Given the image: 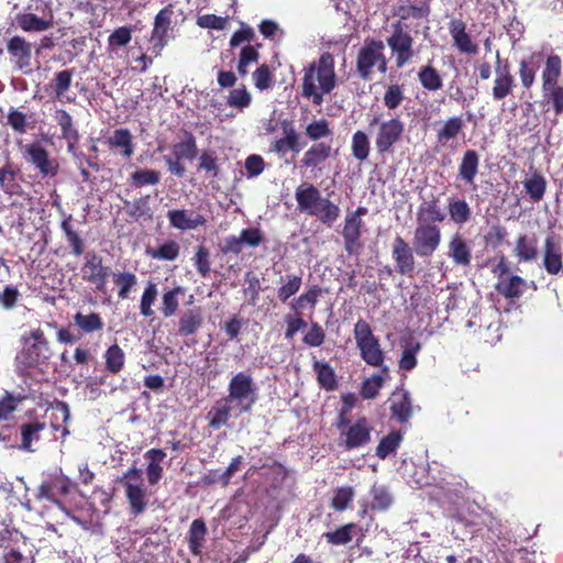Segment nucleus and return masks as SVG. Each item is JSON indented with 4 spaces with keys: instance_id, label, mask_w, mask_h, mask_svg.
Here are the masks:
<instances>
[{
    "instance_id": "nucleus-45",
    "label": "nucleus",
    "mask_w": 563,
    "mask_h": 563,
    "mask_svg": "<svg viewBox=\"0 0 563 563\" xmlns=\"http://www.w3.org/2000/svg\"><path fill=\"white\" fill-rule=\"evenodd\" d=\"M302 276L297 274H287L279 278V287L276 289V297L282 303L295 296L302 287Z\"/></svg>"
},
{
    "instance_id": "nucleus-1",
    "label": "nucleus",
    "mask_w": 563,
    "mask_h": 563,
    "mask_svg": "<svg viewBox=\"0 0 563 563\" xmlns=\"http://www.w3.org/2000/svg\"><path fill=\"white\" fill-rule=\"evenodd\" d=\"M335 87V62L330 52H323L318 59L303 67L300 93L313 106H321L324 96L330 95Z\"/></svg>"
},
{
    "instance_id": "nucleus-30",
    "label": "nucleus",
    "mask_w": 563,
    "mask_h": 563,
    "mask_svg": "<svg viewBox=\"0 0 563 563\" xmlns=\"http://www.w3.org/2000/svg\"><path fill=\"white\" fill-rule=\"evenodd\" d=\"M47 410H52L49 418V426L54 431H62V438L69 434V430L66 426L70 418V409L67 402L55 399L48 405Z\"/></svg>"
},
{
    "instance_id": "nucleus-6",
    "label": "nucleus",
    "mask_w": 563,
    "mask_h": 563,
    "mask_svg": "<svg viewBox=\"0 0 563 563\" xmlns=\"http://www.w3.org/2000/svg\"><path fill=\"white\" fill-rule=\"evenodd\" d=\"M356 346L360 350L362 360L371 366H382L385 354L380 349L378 339L374 335L373 330L364 319L357 320L353 330Z\"/></svg>"
},
{
    "instance_id": "nucleus-12",
    "label": "nucleus",
    "mask_w": 563,
    "mask_h": 563,
    "mask_svg": "<svg viewBox=\"0 0 563 563\" xmlns=\"http://www.w3.org/2000/svg\"><path fill=\"white\" fill-rule=\"evenodd\" d=\"M26 161L34 166L42 178L55 177L59 172V164L49 157L48 151L38 142L26 144L23 148Z\"/></svg>"
},
{
    "instance_id": "nucleus-7",
    "label": "nucleus",
    "mask_w": 563,
    "mask_h": 563,
    "mask_svg": "<svg viewBox=\"0 0 563 563\" xmlns=\"http://www.w3.org/2000/svg\"><path fill=\"white\" fill-rule=\"evenodd\" d=\"M378 124L375 134V148L377 154H394L395 146L398 144L405 133V123L400 118L395 117L379 122L378 117H374L369 125Z\"/></svg>"
},
{
    "instance_id": "nucleus-11",
    "label": "nucleus",
    "mask_w": 563,
    "mask_h": 563,
    "mask_svg": "<svg viewBox=\"0 0 563 563\" xmlns=\"http://www.w3.org/2000/svg\"><path fill=\"white\" fill-rule=\"evenodd\" d=\"M441 240L442 233L438 224L417 223L412 245L418 256L430 257L439 249Z\"/></svg>"
},
{
    "instance_id": "nucleus-62",
    "label": "nucleus",
    "mask_w": 563,
    "mask_h": 563,
    "mask_svg": "<svg viewBox=\"0 0 563 563\" xmlns=\"http://www.w3.org/2000/svg\"><path fill=\"white\" fill-rule=\"evenodd\" d=\"M179 251V244L176 241L170 240L156 249H148L146 253L154 260L174 261L178 257Z\"/></svg>"
},
{
    "instance_id": "nucleus-35",
    "label": "nucleus",
    "mask_w": 563,
    "mask_h": 563,
    "mask_svg": "<svg viewBox=\"0 0 563 563\" xmlns=\"http://www.w3.org/2000/svg\"><path fill=\"white\" fill-rule=\"evenodd\" d=\"M465 123L461 115L448 118L437 129V142L442 146L446 145L450 141L456 140L463 133Z\"/></svg>"
},
{
    "instance_id": "nucleus-61",
    "label": "nucleus",
    "mask_w": 563,
    "mask_h": 563,
    "mask_svg": "<svg viewBox=\"0 0 563 563\" xmlns=\"http://www.w3.org/2000/svg\"><path fill=\"white\" fill-rule=\"evenodd\" d=\"M124 205L126 206V213L135 221L141 219L152 220V211L148 203V197H141L135 199L133 202L125 200Z\"/></svg>"
},
{
    "instance_id": "nucleus-47",
    "label": "nucleus",
    "mask_w": 563,
    "mask_h": 563,
    "mask_svg": "<svg viewBox=\"0 0 563 563\" xmlns=\"http://www.w3.org/2000/svg\"><path fill=\"white\" fill-rule=\"evenodd\" d=\"M104 368L112 375H118L122 372L125 365V353L122 347L114 343L111 344L103 353Z\"/></svg>"
},
{
    "instance_id": "nucleus-27",
    "label": "nucleus",
    "mask_w": 563,
    "mask_h": 563,
    "mask_svg": "<svg viewBox=\"0 0 563 563\" xmlns=\"http://www.w3.org/2000/svg\"><path fill=\"white\" fill-rule=\"evenodd\" d=\"M448 256L457 266H470L472 262V250L462 234L455 233L451 236L448 243Z\"/></svg>"
},
{
    "instance_id": "nucleus-44",
    "label": "nucleus",
    "mask_w": 563,
    "mask_h": 563,
    "mask_svg": "<svg viewBox=\"0 0 563 563\" xmlns=\"http://www.w3.org/2000/svg\"><path fill=\"white\" fill-rule=\"evenodd\" d=\"M390 411L393 417L400 423H406L412 416V406L408 391L393 394Z\"/></svg>"
},
{
    "instance_id": "nucleus-38",
    "label": "nucleus",
    "mask_w": 563,
    "mask_h": 563,
    "mask_svg": "<svg viewBox=\"0 0 563 563\" xmlns=\"http://www.w3.org/2000/svg\"><path fill=\"white\" fill-rule=\"evenodd\" d=\"M446 214L439 205V199L433 197L429 201H423L418 207L417 223H441L445 220Z\"/></svg>"
},
{
    "instance_id": "nucleus-14",
    "label": "nucleus",
    "mask_w": 563,
    "mask_h": 563,
    "mask_svg": "<svg viewBox=\"0 0 563 563\" xmlns=\"http://www.w3.org/2000/svg\"><path fill=\"white\" fill-rule=\"evenodd\" d=\"M413 245L411 246L402 236L397 235L391 244V258L395 271L401 276L412 277L416 269Z\"/></svg>"
},
{
    "instance_id": "nucleus-2",
    "label": "nucleus",
    "mask_w": 563,
    "mask_h": 563,
    "mask_svg": "<svg viewBox=\"0 0 563 563\" xmlns=\"http://www.w3.org/2000/svg\"><path fill=\"white\" fill-rule=\"evenodd\" d=\"M563 63L558 54H550L541 71V106L545 111H553L556 117L563 114Z\"/></svg>"
},
{
    "instance_id": "nucleus-36",
    "label": "nucleus",
    "mask_w": 563,
    "mask_h": 563,
    "mask_svg": "<svg viewBox=\"0 0 563 563\" xmlns=\"http://www.w3.org/2000/svg\"><path fill=\"white\" fill-rule=\"evenodd\" d=\"M232 402L222 397L217 400L207 413L208 426L212 430H219L227 426L231 418Z\"/></svg>"
},
{
    "instance_id": "nucleus-29",
    "label": "nucleus",
    "mask_w": 563,
    "mask_h": 563,
    "mask_svg": "<svg viewBox=\"0 0 563 563\" xmlns=\"http://www.w3.org/2000/svg\"><path fill=\"white\" fill-rule=\"evenodd\" d=\"M479 169V154L475 150H466L459 165V177L468 186L476 188L475 178Z\"/></svg>"
},
{
    "instance_id": "nucleus-41",
    "label": "nucleus",
    "mask_w": 563,
    "mask_h": 563,
    "mask_svg": "<svg viewBox=\"0 0 563 563\" xmlns=\"http://www.w3.org/2000/svg\"><path fill=\"white\" fill-rule=\"evenodd\" d=\"M73 321L80 335L99 332L104 327L103 319L98 312L84 313L78 311L73 316Z\"/></svg>"
},
{
    "instance_id": "nucleus-17",
    "label": "nucleus",
    "mask_w": 563,
    "mask_h": 563,
    "mask_svg": "<svg viewBox=\"0 0 563 563\" xmlns=\"http://www.w3.org/2000/svg\"><path fill=\"white\" fill-rule=\"evenodd\" d=\"M373 427L365 417L358 418L339 439V445L346 451L355 450L371 442Z\"/></svg>"
},
{
    "instance_id": "nucleus-20",
    "label": "nucleus",
    "mask_w": 563,
    "mask_h": 563,
    "mask_svg": "<svg viewBox=\"0 0 563 563\" xmlns=\"http://www.w3.org/2000/svg\"><path fill=\"white\" fill-rule=\"evenodd\" d=\"M174 15L173 5L168 4L158 11L154 19L151 42L157 54L167 45V34Z\"/></svg>"
},
{
    "instance_id": "nucleus-31",
    "label": "nucleus",
    "mask_w": 563,
    "mask_h": 563,
    "mask_svg": "<svg viewBox=\"0 0 563 563\" xmlns=\"http://www.w3.org/2000/svg\"><path fill=\"white\" fill-rule=\"evenodd\" d=\"M54 119L60 128L62 139L67 142L68 152L74 153L75 145L78 143L80 135L74 126L71 115L64 109H57Z\"/></svg>"
},
{
    "instance_id": "nucleus-25",
    "label": "nucleus",
    "mask_w": 563,
    "mask_h": 563,
    "mask_svg": "<svg viewBox=\"0 0 563 563\" xmlns=\"http://www.w3.org/2000/svg\"><path fill=\"white\" fill-rule=\"evenodd\" d=\"M431 1L432 0H407L406 3H401L395 10V15L399 18V21L413 20H428L431 14Z\"/></svg>"
},
{
    "instance_id": "nucleus-3",
    "label": "nucleus",
    "mask_w": 563,
    "mask_h": 563,
    "mask_svg": "<svg viewBox=\"0 0 563 563\" xmlns=\"http://www.w3.org/2000/svg\"><path fill=\"white\" fill-rule=\"evenodd\" d=\"M295 198L301 212L316 217L324 224L331 225L340 217V207L323 198L312 184L297 187Z\"/></svg>"
},
{
    "instance_id": "nucleus-21",
    "label": "nucleus",
    "mask_w": 563,
    "mask_h": 563,
    "mask_svg": "<svg viewBox=\"0 0 563 563\" xmlns=\"http://www.w3.org/2000/svg\"><path fill=\"white\" fill-rule=\"evenodd\" d=\"M448 27L453 44L460 53L472 56L478 53V45L474 43L471 34L467 33L466 23L462 19H452Z\"/></svg>"
},
{
    "instance_id": "nucleus-40",
    "label": "nucleus",
    "mask_w": 563,
    "mask_h": 563,
    "mask_svg": "<svg viewBox=\"0 0 563 563\" xmlns=\"http://www.w3.org/2000/svg\"><path fill=\"white\" fill-rule=\"evenodd\" d=\"M331 144L325 142L313 143L301 158V165L306 168H316L331 156Z\"/></svg>"
},
{
    "instance_id": "nucleus-8",
    "label": "nucleus",
    "mask_w": 563,
    "mask_h": 563,
    "mask_svg": "<svg viewBox=\"0 0 563 563\" xmlns=\"http://www.w3.org/2000/svg\"><path fill=\"white\" fill-rule=\"evenodd\" d=\"M393 32L386 42L395 58V65L398 69L411 63L417 51L415 49V40L400 22L391 25Z\"/></svg>"
},
{
    "instance_id": "nucleus-59",
    "label": "nucleus",
    "mask_w": 563,
    "mask_h": 563,
    "mask_svg": "<svg viewBox=\"0 0 563 563\" xmlns=\"http://www.w3.org/2000/svg\"><path fill=\"white\" fill-rule=\"evenodd\" d=\"M114 285L119 288L118 297L126 299L137 284V277L132 272H118L112 274Z\"/></svg>"
},
{
    "instance_id": "nucleus-10",
    "label": "nucleus",
    "mask_w": 563,
    "mask_h": 563,
    "mask_svg": "<svg viewBox=\"0 0 563 563\" xmlns=\"http://www.w3.org/2000/svg\"><path fill=\"white\" fill-rule=\"evenodd\" d=\"M229 394L224 397L231 402L238 401L240 412H250L256 401V387L251 375L243 372L235 374L228 387Z\"/></svg>"
},
{
    "instance_id": "nucleus-50",
    "label": "nucleus",
    "mask_w": 563,
    "mask_h": 563,
    "mask_svg": "<svg viewBox=\"0 0 563 563\" xmlns=\"http://www.w3.org/2000/svg\"><path fill=\"white\" fill-rule=\"evenodd\" d=\"M73 216L68 214L62 222L60 229L64 232L67 243L71 250V254L74 256H80L85 251V243L79 233L74 229L73 224Z\"/></svg>"
},
{
    "instance_id": "nucleus-32",
    "label": "nucleus",
    "mask_w": 563,
    "mask_h": 563,
    "mask_svg": "<svg viewBox=\"0 0 563 563\" xmlns=\"http://www.w3.org/2000/svg\"><path fill=\"white\" fill-rule=\"evenodd\" d=\"M514 255L519 263L536 261L539 256L538 239L534 235L519 234L514 247Z\"/></svg>"
},
{
    "instance_id": "nucleus-51",
    "label": "nucleus",
    "mask_w": 563,
    "mask_h": 563,
    "mask_svg": "<svg viewBox=\"0 0 563 563\" xmlns=\"http://www.w3.org/2000/svg\"><path fill=\"white\" fill-rule=\"evenodd\" d=\"M185 291V287L179 285L164 291L161 302V313L164 318L173 317L177 312L179 296H184Z\"/></svg>"
},
{
    "instance_id": "nucleus-37",
    "label": "nucleus",
    "mask_w": 563,
    "mask_h": 563,
    "mask_svg": "<svg viewBox=\"0 0 563 563\" xmlns=\"http://www.w3.org/2000/svg\"><path fill=\"white\" fill-rule=\"evenodd\" d=\"M107 143L110 150H120V155L123 158H131L134 154L133 136L126 128L114 130L108 137Z\"/></svg>"
},
{
    "instance_id": "nucleus-63",
    "label": "nucleus",
    "mask_w": 563,
    "mask_h": 563,
    "mask_svg": "<svg viewBox=\"0 0 563 563\" xmlns=\"http://www.w3.org/2000/svg\"><path fill=\"white\" fill-rule=\"evenodd\" d=\"M371 495H372V503H371L372 510L385 511L393 504V496L390 495V493L388 492V489L385 486L373 485V487L371 489Z\"/></svg>"
},
{
    "instance_id": "nucleus-57",
    "label": "nucleus",
    "mask_w": 563,
    "mask_h": 563,
    "mask_svg": "<svg viewBox=\"0 0 563 563\" xmlns=\"http://www.w3.org/2000/svg\"><path fill=\"white\" fill-rule=\"evenodd\" d=\"M402 441L400 431H391L385 435L376 446V456L380 460L387 459L390 454L396 453Z\"/></svg>"
},
{
    "instance_id": "nucleus-33",
    "label": "nucleus",
    "mask_w": 563,
    "mask_h": 563,
    "mask_svg": "<svg viewBox=\"0 0 563 563\" xmlns=\"http://www.w3.org/2000/svg\"><path fill=\"white\" fill-rule=\"evenodd\" d=\"M540 54H531L520 59L518 64V76L523 89H531L536 84L537 73L540 68Z\"/></svg>"
},
{
    "instance_id": "nucleus-52",
    "label": "nucleus",
    "mask_w": 563,
    "mask_h": 563,
    "mask_svg": "<svg viewBox=\"0 0 563 563\" xmlns=\"http://www.w3.org/2000/svg\"><path fill=\"white\" fill-rule=\"evenodd\" d=\"M357 529V525L349 522L340 526L334 531H328L322 534L327 543L331 545H345L353 540V536Z\"/></svg>"
},
{
    "instance_id": "nucleus-24",
    "label": "nucleus",
    "mask_w": 563,
    "mask_h": 563,
    "mask_svg": "<svg viewBox=\"0 0 563 563\" xmlns=\"http://www.w3.org/2000/svg\"><path fill=\"white\" fill-rule=\"evenodd\" d=\"M167 218L173 228L181 231L194 230L207 223L205 216L186 209L169 210Z\"/></svg>"
},
{
    "instance_id": "nucleus-60",
    "label": "nucleus",
    "mask_w": 563,
    "mask_h": 563,
    "mask_svg": "<svg viewBox=\"0 0 563 563\" xmlns=\"http://www.w3.org/2000/svg\"><path fill=\"white\" fill-rule=\"evenodd\" d=\"M421 350V343L419 341L409 339L402 350L401 357L399 361V368L404 371H411L417 366V354Z\"/></svg>"
},
{
    "instance_id": "nucleus-28",
    "label": "nucleus",
    "mask_w": 563,
    "mask_h": 563,
    "mask_svg": "<svg viewBox=\"0 0 563 563\" xmlns=\"http://www.w3.org/2000/svg\"><path fill=\"white\" fill-rule=\"evenodd\" d=\"M203 324V316L200 307L188 309L180 314L177 322V334L189 336L196 334Z\"/></svg>"
},
{
    "instance_id": "nucleus-46",
    "label": "nucleus",
    "mask_w": 563,
    "mask_h": 563,
    "mask_svg": "<svg viewBox=\"0 0 563 563\" xmlns=\"http://www.w3.org/2000/svg\"><path fill=\"white\" fill-rule=\"evenodd\" d=\"M312 369L321 388L327 391H333L338 388L335 372L329 363L314 360L312 362Z\"/></svg>"
},
{
    "instance_id": "nucleus-15",
    "label": "nucleus",
    "mask_w": 563,
    "mask_h": 563,
    "mask_svg": "<svg viewBox=\"0 0 563 563\" xmlns=\"http://www.w3.org/2000/svg\"><path fill=\"white\" fill-rule=\"evenodd\" d=\"M82 278L95 285L96 289L103 291L110 276V267L103 265V260L96 252H88L85 255V263L81 267Z\"/></svg>"
},
{
    "instance_id": "nucleus-19",
    "label": "nucleus",
    "mask_w": 563,
    "mask_h": 563,
    "mask_svg": "<svg viewBox=\"0 0 563 563\" xmlns=\"http://www.w3.org/2000/svg\"><path fill=\"white\" fill-rule=\"evenodd\" d=\"M7 51L15 68L24 73L31 70L32 44L30 42L22 36L14 35L8 40Z\"/></svg>"
},
{
    "instance_id": "nucleus-64",
    "label": "nucleus",
    "mask_w": 563,
    "mask_h": 563,
    "mask_svg": "<svg viewBox=\"0 0 563 563\" xmlns=\"http://www.w3.org/2000/svg\"><path fill=\"white\" fill-rule=\"evenodd\" d=\"M354 498V489L351 486L338 487L333 492L330 507L335 511H344Z\"/></svg>"
},
{
    "instance_id": "nucleus-34",
    "label": "nucleus",
    "mask_w": 563,
    "mask_h": 563,
    "mask_svg": "<svg viewBox=\"0 0 563 563\" xmlns=\"http://www.w3.org/2000/svg\"><path fill=\"white\" fill-rule=\"evenodd\" d=\"M417 78L420 86L429 92H435L443 88V78L432 60L419 67Z\"/></svg>"
},
{
    "instance_id": "nucleus-43",
    "label": "nucleus",
    "mask_w": 563,
    "mask_h": 563,
    "mask_svg": "<svg viewBox=\"0 0 563 563\" xmlns=\"http://www.w3.org/2000/svg\"><path fill=\"white\" fill-rule=\"evenodd\" d=\"M495 288L506 299H517L525 292L527 282L522 277L514 275L509 278H500Z\"/></svg>"
},
{
    "instance_id": "nucleus-13",
    "label": "nucleus",
    "mask_w": 563,
    "mask_h": 563,
    "mask_svg": "<svg viewBox=\"0 0 563 563\" xmlns=\"http://www.w3.org/2000/svg\"><path fill=\"white\" fill-rule=\"evenodd\" d=\"M542 265L549 275H559L563 269V240L550 232L542 245Z\"/></svg>"
},
{
    "instance_id": "nucleus-18",
    "label": "nucleus",
    "mask_w": 563,
    "mask_h": 563,
    "mask_svg": "<svg viewBox=\"0 0 563 563\" xmlns=\"http://www.w3.org/2000/svg\"><path fill=\"white\" fill-rule=\"evenodd\" d=\"M495 79L492 88V97L495 101H503L512 95L516 88L515 77L510 71L508 62L500 67V53L496 52Z\"/></svg>"
},
{
    "instance_id": "nucleus-4",
    "label": "nucleus",
    "mask_w": 563,
    "mask_h": 563,
    "mask_svg": "<svg viewBox=\"0 0 563 563\" xmlns=\"http://www.w3.org/2000/svg\"><path fill=\"white\" fill-rule=\"evenodd\" d=\"M385 45L382 40L366 38L363 46L356 55V73L363 80H371L374 74V67L380 74L387 71V58L384 54Z\"/></svg>"
},
{
    "instance_id": "nucleus-48",
    "label": "nucleus",
    "mask_w": 563,
    "mask_h": 563,
    "mask_svg": "<svg viewBox=\"0 0 563 563\" xmlns=\"http://www.w3.org/2000/svg\"><path fill=\"white\" fill-rule=\"evenodd\" d=\"M547 179L538 170H534L529 178L523 180V187L533 202H539L543 199L547 191Z\"/></svg>"
},
{
    "instance_id": "nucleus-16",
    "label": "nucleus",
    "mask_w": 563,
    "mask_h": 563,
    "mask_svg": "<svg viewBox=\"0 0 563 563\" xmlns=\"http://www.w3.org/2000/svg\"><path fill=\"white\" fill-rule=\"evenodd\" d=\"M71 481L63 475H53L42 482L35 495L38 500H48L52 504L60 506L59 497L67 496L71 490Z\"/></svg>"
},
{
    "instance_id": "nucleus-9",
    "label": "nucleus",
    "mask_w": 563,
    "mask_h": 563,
    "mask_svg": "<svg viewBox=\"0 0 563 563\" xmlns=\"http://www.w3.org/2000/svg\"><path fill=\"white\" fill-rule=\"evenodd\" d=\"M183 139L173 145V155L164 156V162L170 174L183 178L186 175V167L183 159L192 161L198 154L196 136L188 130H183Z\"/></svg>"
},
{
    "instance_id": "nucleus-53",
    "label": "nucleus",
    "mask_w": 563,
    "mask_h": 563,
    "mask_svg": "<svg viewBox=\"0 0 563 563\" xmlns=\"http://www.w3.org/2000/svg\"><path fill=\"white\" fill-rule=\"evenodd\" d=\"M448 212L451 221L459 225L467 223L472 218V209L464 199H450Z\"/></svg>"
},
{
    "instance_id": "nucleus-23",
    "label": "nucleus",
    "mask_w": 563,
    "mask_h": 563,
    "mask_svg": "<svg viewBox=\"0 0 563 563\" xmlns=\"http://www.w3.org/2000/svg\"><path fill=\"white\" fill-rule=\"evenodd\" d=\"M364 223L352 221L351 219L344 218V224L342 229V238L344 241V250L349 255H360L364 249L362 241Z\"/></svg>"
},
{
    "instance_id": "nucleus-54",
    "label": "nucleus",
    "mask_w": 563,
    "mask_h": 563,
    "mask_svg": "<svg viewBox=\"0 0 563 563\" xmlns=\"http://www.w3.org/2000/svg\"><path fill=\"white\" fill-rule=\"evenodd\" d=\"M125 495L134 515L142 514L146 508L145 490L140 485L124 482Z\"/></svg>"
},
{
    "instance_id": "nucleus-56",
    "label": "nucleus",
    "mask_w": 563,
    "mask_h": 563,
    "mask_svg": "<svg viewBox=\"0 0 563 563\" xmlns=\"http://www.w3.org/2000/svg\"><path fill=\"white\" fill-rule=\"evenodd\" d=\"M161 181V173L156 169L137 168L129 177V183L134 188L155 186Z\"/></svg>"
},
{
    "instance_id": "nucleus-39",
    "label": "nucleus",
    "mask_w": 563,
    "mask_h": 563,
    "mask_svg": "<svg viewBox=\"0 0 563 563\" xmlns=\"http://www.w3.org/2000/svg\"><path fill=\"white\" fill-rule=\"evenodd\" d=\"M16 23L25 32H42L51 29L54 20L52 12L42 18L34 13H22L16 15Z\"/></svg>"
},
{
    "instance_id": "nucleus-55",
    "label": "nucleus",
    "mask_w": 563,
    "mask_h": 563,
    "mask_svg": "<svg viewBox=\"0 0 563 563\" xmlns=\"http://www.w3.org/2000/svg\"><path fill=\"white\" fill-rule=\"evenodd\" d=\"M351 151L353 157L358 162H364L368 158L371 152V142L368 135L364 131L357 130L353 133Z\"/></svg>"
},
{
    "instance_id": "nucleus-58",
    "label": "nucleus",
    "mask_w": 563,
    "mask_h": 563,
    "mask_svg": "<svg viewBox=\"0 0 563 563\" xmlns=\"http://www.w3.org/2000/svg\"><path fill=\"white\" fill-rule=\"evenodd\" d=\"M23 400L24 396L20 394L14 395L13 393L4 391L0 397V422L12 419Z\"/></svg>"
},
{
    "instance_id": "nucleus-26",
    "label": "nucleus",
    "mask_w": 563,
    "mask_h": 563,
    "mask_svg": "<svg viewBox=\"0 0 563 563\" xmlns=\"http://www.w3.org/2000/svg\"><path fill=\"white\" fill-rule=\"evenodd\" d=\"M21 169L8 161L0 167V190L5 195L20 196L23 192V188L19 181Z\"/></svg>"
},
{
    "instance_id": "nucleus-49",
    "label": "nucleus",
    "mask_w": 563,
    "mask_h": 563,
    "mask_svg": "<svg viewBox=\"0 0 563 563\" xmlns=\"http://www.w3.org/2000/svg\"><path fill=\"white\" fill-rule=\"evenodd\" d=\"M207 536V526L202 519H195L188 532V547L194 555L201 554Z\"/></svg>"
},
{
    "instance_id": "nucleus-22",
    "label": "nucleus",
    "mask_w": 563,
    "mask_h": 563,
    "mask_svg": "<svg viewBox=\"0 0 563 563\" xmlns=\"http://www.w3.org/2000/svg\"><path fill=\"white\" fill-rule=\"evenodd\" d=\"M46 428V422L38 419L22 422L19 427L21 439L19 449L25 452H35Z\"/></svg>"
},
{
    "instance_id": "nucleus-42",
    "label": "nucleus",
    "mask_w": 563,
    "mask_h": 563,
    "mask_svg": "<svg viewBox=\"0 0 563 563\" xmlns=\"http://www.w3.org/2000/svg\"><path fill=\"white\" fill-rule=\"evenodd\" d=\"M324 290L319 285L309 286L302 294L298 297L294 298L289 302V307L292 311H301L306 308H310L313 310L319 302L320 297L323 295Z\"/></svg>"
},
{
    "instance_id": "nucleus-5",
    "label": "nucleus",
    "mask_w": 563,
    "mask_h": 563,
    "mask_svg": "<svg viewBox=\"0 0 563 563\" xmlns=\"http://www.w3.org/2000/svg\"><path fill=\"white\" fill-rule=\"evenodd\" d=\"M24 341V346L18 356L19 363L26 369L38 368L43 371L42 366L47 365L52 355L49 342L44 331L40 328L31 330Z\"/></svg>"
}]
</instances>
